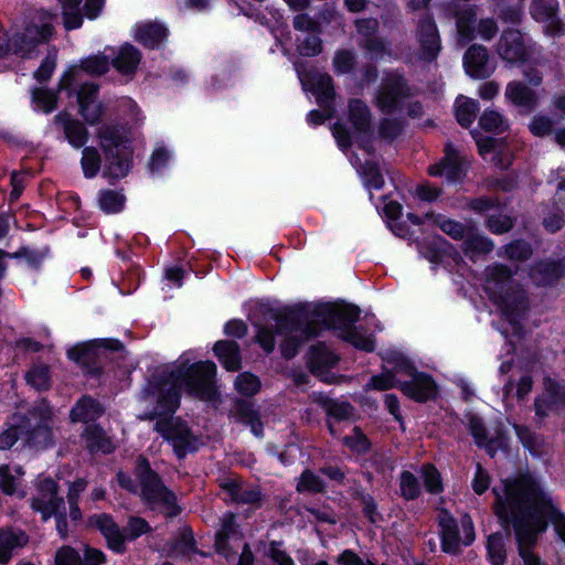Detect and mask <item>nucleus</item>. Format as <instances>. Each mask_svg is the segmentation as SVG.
Segmentation results:
<instances>
[{
	"label": "nucleus",
	"mask_w": 565,
	"mask_h": 565,
	"mask_svg": "<svg viewBox=\"0 0 565 565\" xmlns=\"http://www.w3.org/2000/svg\"><path fill=\"white\" fill-rule=\"evenodd\" d=\"M493 492L497 497L495 514L504 526L513 524L520 555L521 547H525L534 557H539L531 547L536 542L537 533L546 529L547 521L554 524L565 543V516L533 477L525 475L505 480L503 494L497 488Z\"/></svg>",
	"instance_id": "f257e3e1"
},
{
	"label": "nucleus",
	"mask_w": 565,
	"mask_h": 565,
	"mask_svg": "<svg viewBox=\"0 0 565 565\" xmlns=\"http://www.w3.org/2000/svg\"><path fill=\"white\" fill-rule=\"evenodd\" d=\"M141 399L148 409L139 418L156 419L153 429L172 445L179 458L196 449V437L181 418L173 417L180 405L178 391H145Z\"/></svg>",
	"instance_id": "f03ea898"
},
{
	"label": "nucleus",
	"mask_w": 565,
	"mask_h": 565,
	"mask_svg": "<svg viewBox=\"0 0 565 565\" xmlns=\"http://www.w3.org/2000/svg\"><path fill=\"white\" fill-rule=\"evenodd\" d=\"M53 416L52 408L44 402L33 407L26 415H13L8 427L0 433V449H10L19 440L35 448L53 445Z\"/></svg>",
	"instance_id": "7ed1b4c3"
},
{
	"label": "nucleus",
	"mask_w": 565,
	"mask_h": 565,
	"mask_svg": "<svg viewBox=\"0 0 565 565\" xmlns=\"http://www.w3.org/2000/svg\"><path fill=\"white\" fill-rule=\"evenodd\" d=\"M484 290L513 329L519 331V320L529 303L524 290L512 280L510 270L502 265L487 268Z\"/></svg>",
	"instance_id": "20e7f679"
},
{
	"label": "nucleus",
	"mask_w": 565,
	"mask_h": 565,
	"mask_svg": "<svg viewBox=\"0 0 565 565\" xmlns=\"http://www.w3.org/2000/svg\"><path fill=\"white\" fill-rule=\"evenodd\" d=\"M135 473L139 482V497L150 510L169 518L177 516L180 513L177 495L151 469L147 458L138 457Z\"/></svg>",
	"instance_id": "39448f33"
},
{
	"label": "nucleus",
	"mask_w": 565,
	"mask_h": 565,
	"mask_svg": "<svg viewBox=\"0 0 565 565\" xmlns=\"http://www.w3.org/2000/svg\"><path fill=\"white\" fill-rule=\"evenodd\" d=\"M315 334L313 328L300 323L294 317H284L277 319L274 328H260L257 341L269 353L274 350L276 340L279 339L281 354L291 359L298 353L299 347Z\"/></svg>",
	"instance_id": "423d86ee"
},
{
	"label": "nucleus",
	"mask_w": 565,
	"mask_h": 565,
	"mask_svg": "<svg viewBox=\"0 0 565 565\" xmlns=\"http://www.w3.org/2000/svg\"><path fill=\"white\" fill-rule=\"evenodd\" d=\"M98 139L104 152V177L118 180L126 177L131 168L130 140L124 128L103 126Z\"/></svg>",
	"instance_id": "0eeeda50"
},
{
	"label": "nucleus",
	"mask_w": 565,
	"mask_h": 565,
	"mask_svg": "<svg viewBox=\"0 0 565 565\" xmlns=\"http://www.w3.org/2000/svg\"><path fill=\"white\" fill-rule=\"evenodd\" d=\"M54 20V14L41 10L34 12L25 21L23 29L10 40H7L0 30V57L9 50L23 56L30 55L39 44L45 43L52 36Z\"/></svg>",
	"instance_id": "6e6552de"
},
{
	"label": "nucleus",
	"mask_w": 565,
	"mask_h": 565,
	"mask_svg": "<svg viewBox=\"0 0 565 565\" xmlns=\"http://www.w3.org/2000/svg\"><path fill=\"white\" fill-rule=\"evenodd\" d=\"M124 345L118 340H94L73 347L67 351L71 360L78 363L87 375L99 376L105 364L113 359V354L121 352Z\"/></svg>",
	"instance_id": "1a4fd4ad"
},
{
	"label": "nucleus",
	"mask_w": 565,
	"mask_h": 565,
	"mask_svg": "<svg viewBox=\"0 0 565 565\" xmlns=\"http://www.w3.org/2000/svg\"><path fill=\"white\" fill-rule=\"evenodd\" d=\"M166 373V384L171 388H213L216 383V365L211 361L191 365L178 361Z\"/></svg>",
	"instance_id": "9d476101"
},
{
	"label": "nucleus",
	"mask_w": 565,
	"mask_h": 565,
	"mask_svg": "<svg viewBox=\"0 0 565 565\" xmlns=\"http://www.w3.org/2000/svg\"><path fill=\"white\" fill-rule=\"evenodd\" d=\"M437 521L444 552L456 554L462 545H470L475 541L473 523L469 515L461 519V530L455 518L445 509L439 510Z\"/></svg>",
	"instance_id": "9b49d317"
},
{
	"label": "nucleus",
	"mask_w": 565,
	"mask_h": 565,
	"mask_svg": "<svg viewBox=\"0 0 565 565\" xmlns=\"http://www.w3.org/2000/svg\"><path fill=\"white\" fill-rule=\"evenodd\" d=\"M411 90L398 74L387 75L376 95V105L383 114L391 115L408 104Z\"/></svg>",
	"instance_id": "f8f14e48"
},
{
	"label": "nucleus",
	"mask_w": 565,
	"mask_h": 565,
	"mask_svg": "<svg viewBox=\"0 0 565 565\" xmlns=\"http://www.w3.org/2000/svg\"><path fill=\"white\" fill-rule=\"evenodd\" d=\"M349 121L352 131H348L342 125L333 127V136L340 148L347 149L351 146L352 137L367 134L371 129V113L365 103L360 99H352L349 104Z\"/></svg>",
	"instance_id": "ddd939ff"
},
{
	"label": "nucleus",
	"mask_w": 565,
	"mask_h": 565,
	"mask_svg": "<svg viewBox=\"0 0 565 565\" xmlns=\"http://www.w3.org/2000/svg\"><path fill=\"white\" fill-rule=\"evenodd\" d=\"M534 45L530 39L518 30L502 32L497 44L498 55L507 63H524L532 55Z\"/></svg>",
	"instance_id": "4468645a"
},
{
	"label": "nucleus",
	"mask_w": 565,
	"mask_h": 565,
	"mask_svg": "<svg viewBox=\"0 0 565 565\" xmlns=\"http://www.w3.org/2000/svg\"><path fill=\"white\" fill-rule=\"evenodd\" d=\"M510 371H512V377L508 383L510 387L515 385L518 388H531L540 382H542L544 388H559L561 386L555 376L547 374L536 364L530 367H513L509 361L503 362L500 372L503 374Z\"/></svg>",
	"instance_id": "2eb2a0df"
},
{
	"label": "nucleus",
	"mask_w": 565,
	"mask_h": 565,
	"mask_svg": "<svg viewBox=\"0 0 565 565\" xmlns=\"http://www.w3.org/2000/svg\"><path fill=\"white\" fill-rule=\"evenodd\" d=\"M475 22L476 11L473 8H467L458 12L456 25L461 42L467 43L473 40L476 31L484 41H490L498 33V25L493 19H481L477 28Z\"/></svg>",
	"instance_id": "dca6fc26"
},
{
	"label": "nucleus",
	"mask_w": 565,
	"mask_h": 565,
	"mask_svg": "<svg viewBox=\"0 0 565 565\" xmlns=\"http://www.w3.org/2000/svg\"><path fill=\"white\" fill-rule=\"evenodd\" d=\"M63 503V499L57 497V484L54 480L43 478L38 481L36 495L32 499L31 507L42 514L44 521L55 514Z\"/></svg>",
	"instance_id": "f3484780"
},
{
	"label": "nucleus",
	"mask_w": 565,
	"mask_h": 565,
	"mask_svg": "<svg viewBox=\"0 0 565 565\" xmlns=\"http://www.w3.org/2000/svg\"><path fill=\"white\" fill-rule=\"evenodd\" d=\"M221 487L227 493L230 500L238 504L259 508L264 502V495L257 484H249L241 479L230 478L224 480Z\"/></svg>",
	"instance_id": "a211bd4d"
},
{
	"label": "nucleus",
	"mask_w": 565,
	"mask_h": 565,
	"mask_svg": "<svg viewBox=\"0 0 565 565\" xmlns=\"http://www.w3.org/2000/svg\"><path fill=\"white\" fill-rule=\"evenodd\" d=\"M557 10V0H534L531 6L532 17L545 24V33L551 36H558L564 32V25L556 17Z\"/></svg>",
	"instance_id": "6ab92c4d"
},
{
	"label": "nucleus",
	"mask_w": 565,
	"mask_h": 565,
	"mask_svg": "<svg viewBox=\"0 0 565 565\" xmlns=\"http://www.w3.org/2000/svg\"><path fill=\"white\" fill-rule=\"evenodd\" d=\"M463 67L470 77L486 78L494 72L495 65L490 61L487 49L475 44L465 53Z\"/></svg>",
	"instance_id": "aec40b11"
},
{
	"label": "nucleus",
	"mask_w": 565,
	"mask_h": 565,
	"mask_svg": "<svg viewBox=\"0 0 565 565\" xmlns=\"http://www.w3.org/2000/svg\"><path fill=\"white\" fill-rule=\"evenodd\" d=\"M428 172L433 177H443L448 182H457L465 174V160L450 145H447L441 161L430 166Z\"/></svg>",
	"instance_id": "412c9836"
},
{
	"label": "nucleus",
	"mask_w": 565,
	"mask_h": 565,
	"mask_svg": "<svg viewBox=\"0 0 565 565\" xmlns=\"http://www.w3.org/2000/svg\"><path fill=\"white\" fill-rule=\"evenodd\" d=\"M230 417L234 418L238 423L249 426L252 433L256 437H263V424L250 395H246L234 402L230 409Z\"/></svg>",
	"instance_id": "4be33fe9"
},
{
	"label": "nucleus",
	"mask_w": 565,
	"mask_h": 565,
	"mask_svg": "<svg viewBox=\"0 0 565 565\" xmlns=\"http://www.w3.org/2000/svg\"><path fill=\"white\" fill-rule=\"evenodd\" d=\"M320 313L326 316V322L329 327L339 328L341 332L347 329H353L354 323L360 316V309L352 305H328L320 309Z\"/></svg>",
	"instance_id": "5701e85b"
},
{
	"label": "nucleus",
	"mask_w": 565,
	"mask_h": 565,
	"mask_svg": "<svg viewBox=\"0 0 565 565\" xmlns=\"http://www.w3.org/2000/svg\"><path fill=\"white\" fill-rule=\"evenodd\" d=\"M417 38L420 45V58L428 62L435 60L440 51V40L436 24L430 18L420 22Z\"/></svg>",
	"instance_id": "b1692460"
},
{
	"label": "nucleus",
	"mask_w": 565,
	"mask_h": 565,
	"mask_svg": "<svg viewBox=\"0 0 565 565\" xmlns=\"http://www.w3.org/2000/svg\"><path fill=\"white\" fill-rule=\"evenodd\" d=\"M358 33L363 36L361 40L362 45L369 51L371 57H382L385 53V43L374 36L379 29L376 19H361L355 22Z\"/></svg>",
	"instance_id": "393cba45"
},
{
	"label": "nucleus",
	"mask_w": 565,
	"mask_h": 565,
	"mask_svg": "<svg viewBox=\"0 0 565 565\" xmlns=\"http://www.w3.org/2000/svg\"><path fill=\"white\" fill-rule=\"evenodd\" d=\"M97 86L94 84H85L77 93L81 115L88 124H95L102 116L103 108L96 100Z\"/></svg>",
	"instance_id": "a878e982"
},
{
	"label": "nucleus",
	"mask_w": 565,
	"mask_h": 565,
	"mask_svg": "<svg viewBox=\"0 0 565 565\" xmlns=\"http://www.w3.org/2000/svg\"><path fill=\"white\" fill-rule=\"evenodd\" d=\"M89 523L100 531L111 550L118 553L124 551V534L109 515H93Z\"/></svg>",
	"instance_id": "bb28decb"
},
{
	"label": "nucleus",
	"mask_w": 565,
	"mask_h": 565,
	"mask_svg": "<svg viewBox=\"0 0 565 565\" xmlns=\"http://www.w3.org/2000/svg\"><path fill=\"white\" fill-rule=\"evenodd\" d=\"M504 95L508 100L526 111L533 110L539 105L536 93L521 82L509 83Z\"/></svg>",
	"instance_id": "cd10ccee"
},
{
	"label": "nucleus",
	"mask_w": 565,
	"mask_h": 565,
	"mask_svg": "<svg viewBox=\"0 0 565 565\" xmlns=\"http://www.w3.org/2000/svg\"><path fill=\"white\" fill-rule=\"evenodd\" d=\"M104 412L105 407L99 402L88 395H84L72 407L70 418L74 423H88L99 418Z\"/></svg>",
	"instance_id": "c85d7f7f"
},
{
	"label": "nucleus",
	"mask_w": 565,
	"mask_h": 565,
	"mask_svg": "<svg viewBox=\"0 0 565 565\" xmlns=\"http://www.w3.org/2000/svg\"><path fill=\"white\" fill-rule=\"evenodd\" d=\"M29 542V536L21 530L7 529L0 531V563H8L12 554Z\"/></svg>",
	"instance_id": "c756f323"
},
{
	"label": "nucleus",
	"mask_w": 565,
	"mask_h": 565,
	"mask_svg": "<svg viewBox=\"0 0 565 565\" xmlns=\"http://www.w3.org/2000/svg\"><path fill=\"white\" fill-rule=\"evenodd\" d=\"M168 30L157 22H145L135 28V39L147 47H158L167 38Z\"/></svg>",
	"instance_id": "7c9ffc66"
},
{
	"label": "nucleus",
	"mask_w": 565,
	"mask_h": 565,
	"mask_svg": "<svg viewBox=\"0 0 565 565\" xmlns=\"http://www.w3.org/2000/svg\"><path fill=\"white\" fill-rule=\"evenodd\" d=\"M471 134L477 142L480 156L487 159L488 154H492L491 160L502 168H507L510 164L509 156L503 154L501 141L489 137H483L477 130H473Z\"/></svg>",
	"instance_id": "2f4dec72"
},
{
	"label": "nucleus",
	"mask_w": 565,
	"mask_h": 565,
	"mask_svg": "<svg viewBox=\"0 0 565 565\" xmlns=\"http://www.w3.org/2000/svg\"><path fill=\"white\" fill-rule=\"evenodd\" d=\"M241 541V535L235 530L234 518L230 516L223 521L221 530L215 537L216 551L226 558L232 556L234 544Z\"/></svg>",
	"instance_id": "473e14b6"
},
{
	"label": "nucleus",
	"mask_w": 565,
	"mask_h": 565,
	"mask_svg": "<svg viewBox=\"0 0 565 565\" xmlns=\"http://www.w3.org/2000/svg\"><path fill=\"white\" fill-rule=\"evenodd\" d=\"M561 409H565V391H543L535 399L536 416L541 418Z\"/></svg>",
	"instance_id": "72a5a7b5"
},
{
	"label": "nucleus",
	"mask_w": 565,
	"mask_h": 565,
	"mask_svg": "<svg viewBox=\"0 0 565 565\" xmlns=\"http://www.w3.org/2000/svg\"><path fill=\"white\" fill-rule=\"evenodd\" d=\"M55 120L63 125L65 137L74 148H82L87 142L88 131L78 120L71 119L66 114H58Z\"/></svg>",
	"instance_id": "f704fd0d"
},
{
	"label": "nucleus",
	"mask_w": 565,
	"mask_h": 565,
	"mask_svg": "<svg viewBox=\"0 0 565 565\" xmlns=\"http://www.w3.org/2000/svg\"><path fill=\"white\" fill-rule=\"evenodd\" d=\"M214 353L228 371H236L241 366L239 348L234 341L221 340L214 344Z\"/></svg>",
	"instance_id": "c9c22d12"
},
{
	"label": "nucleus",
	"mask_w": 565,
	"mask_h": 565,
	"mask_svg": "<svg viewBox=\"0 0 565 565\" xmlns=\"http://www.w3.org/2000/svg\"><path fill=\"white\" fill-rule=\"evenodd\" d=\"M140 52L131 44H124L113 61L115 68L121 74H131L140 63Z\"/></svg>",
	"instance_id": "e433bc0d"
},
{
	"label": "nucleus",
	"mask_w": 565,
	"mask_h": 565,
	"mask_svg": "<svg viewBox=\"0 0 565 565\" xmlns=\"http://www.w3.org/2000/svg\"><path fill=\"white\" fill-rule=\"evenodd\" d=\"M171 556H191L196 553L195 540L192 530L188 526L179 529L169 550Z\"/></svg>",
	"instance_id": "4c0bfd02"
},
{
	"label": "nucleus",
	"mask_w": 565,
	"mask_h": 565,
	"mask_svg": "<svg viewBox=\"0 0 565 565\" xmlns=\"http://www.w3.org/2000/svg\"><path fill=\"white\" fill-rule=\"evenodd\" d=\"M83 436L85 438L86 446L90 451H102L104 454H109L114 449L113 444L107 437L105 430L97 425L86 427Z\"/></svg>",
	"instance_id": "58836bf2"
},
{
	"label": "nucleus",
	"mask_w": 565,
	"mask_h": 565,
	"mask_svg": "<svg viewBox=\"0 0 565 565\" xmlns=\"http://www.w3.org/2000/svg\"><path fill=\"white\" fill-rule=\"evenodd\" d=\"M311 90L318 103L322 106H329L334 97L332 78L328 74H315L311 78Z\"/></svg>",
	"instance_id": "ea45409f"
},
{
	"label": "nucleus",
	"mask_w": 565,
	"mask_h": 565,
	"mask_svg": "<svg viewBox=\"0 0 565 565\" xmlns=\"http://www.w3.org/2000/svg\"><path fill=\"white\" fill-rule=\"evenodd\" d=\"M565 269L555 262H542L531 273V278L536 285H547L564 274Z\"/></svg>",
	"instance_id": "a19ab883"
},
{
	"label": "nucleus",
	"mask_w": 565,
	"mask_h": 565,
	"mask_svg": "<svg viewBox=\"0 0 565 565\" xmlns=\"http://www.w3.org/2000/svg\"><path fill=\"white\" fill-rule=\"evenodd\" d=\"M62 8L63 23L65 29H78L83 24L81 4L83 0H57Z\"/></svg>",
	"instance_id": "79ce46f5"
},
{
	"label": "nucleus",
	"mask_w": 565,
	"mask_h": 565,
	"mask_svg": "<svg viewBox=\"0 0 565 565\" xmlns=\"http://www.w3.org/2000/svg\"><path fill=\"white\" fill-rule=\"evenodd\" d=\"M319 404L326 411L328 416H331L338 420H348L354 417V408L348 402L320 397Z\"/></svg>",
	"instance_id": "37998d69"
},
{
	"label": "nucleus",
	"mask_w": 565,
	"mask_h": 565,
	"mask_svg": "<svg viewBox=\"0 0 565 565\" xmlns=\"http://www.w3.org/2000/svg\"><path fill=\"white\" fill-rule=\"evenodd\" d=\"M469 430L471 435L475 438V441L478 446L482 447H489L492 448L494 445L498 447H504L505 446V438L503 436H498V438L494 440L493 438L489 437L487 434V429L482 422L472 416L469 419Z\"/></svg>",
	"instance_id": "c03bdc74"
},
{
	"label": "nucleus",
	"mask_w": 565,
	"mask_h": 565,
	"mask_svg": "<svg viewBox=\"0 0 565 565\" xmlns=\"http://www.w3.org/2000/svg\"><path fill=\"white\" fill-rule=\"evenodd\" d=\"M337 362V355L324 344H318L310 349L309 365L312 372H317L322 367L333 366Z\"/></svg>",
	"instance_id": "a18cd8bd"
},
{
	"label": "nucleus",
	"mask_w": 565,
	"mask_h": 565,
	"mask_svg": "<svg viewBox=\"0 0 565 565\" xmlns=\"http://www.w3.org/2000/svg\"><path fill=\"white\" fill-rule=\"evenodd\" d=\"M479 110V105L476 100L460 96L456 100V118L462 127L470 126Z\"/></svg>",
	"instance_id": "49530a36"
},
{
	"label": "nucleus",
	"mask_w": 565,
	"mask_h": 565,
	"mask_svg": "<svg viewBox=\"0 0 565 565\" xmlns=\"http://www.w3.org/2000/svg\"><path fill=\"white\" fill-rule=\"evenodd\" d=\"M559 120L555 116L551 117L545 114L535 115L529 122V130L536 137H547L555 134V126Z\"/></svg>",
	"instance_id": "de8ad7c7"
},
{
	"label": "nucleus",
	"mask_w": 565,
	"mask_h": 565,
	"mask_svg": "<svg viewBox=\"0 0 565 565\" xmlns=\"http://www.w3.org/2000/svg\"><path fill=\"white\" fill-rule=\"evenodd\" d=\"M126 198L114 190H102L98 194V205L105 213H118L125 205Z\"/></svg>",
	"instance_id": "09e8293b"
},
{
	"label": "nucleus",
	"mask_w": 565,
	"mask_h": 565,
	"mask_svg": "<svg viewBox=\"0 0 565 565\" xmlns=\"http://www.w3.org/2000/svg\"><path fill=\"white\" fill-rule=\"evenodd\" d=\"M479 126L486 131L501 134L509 128V122L499 111L489 109L480 116Z\"/></svg>",
	"instance_id": "8fccbe9b"
},
{
	"label": "nucleus",
	"mask_w": 565,
	"mask_h": 565,
	"mask_svg": "<svg viewBox=\"0 0 565 565\" xmlns=\"http://www.w3.org/2000/svg\"><path fill=\"white\" fill-rule=\"evenodd\" d=\"M399 492L405 500H415L422 493L417 477L411 471L404 470L399 476Z\"/></svg>",
	"instance_id": "3c124183"
},
{
	"label": "nucleus",
	"mask_w": 565,
	"mask_h": 565,
	"mask_svg": "<svg viewBox=\"0 0 565 565\" xmlns=\"http://www.w3.org/2000/svg\"><path fill=\"white\" fill-rule=\"evenodd\" d=\"M81 164L86 178L96 177L102 167V157L98 150L94 147L84 148Z\"/></svg>",
	"instance_id": "603ef678"
},
{
	"label": "nucleus",
	"mask_w": 565,
	"mask_h": 565,
	"mask_svg": "<svg viewBox=\"0 0 565 565\" xmlns=\"http://www.w3.org/2000/svg\"><path fill=\"white\" fill-rule=\"evenodd\" d=\"M463 248L473 258L475 256L491 252L493 243L484 236L469 233L463 242Z\"/></svg>",
	"instance_id": "864d4df0"
},
{
	"label": "nucleus",
	"mask_w": 565,
	"mask_h": 565,
	"mask_svg": "<svg viewBox=\"0 0 565 565\" xmlns=\"http://www.w3.org/2000/svg\"><path fill=\"white\" fill-rule=\"evenodd\" d=\"M296 489L298 492L322 493L326 484L319 476L307 469L300 475Z\"/></svg>",
	"instance_id": "5fc2aeb1"
},
{
	"label": "nucleus",
	"mask_w": 565,
	"mask_h": 565,
	"mask_svg": "<svg viewBox=\"0 0 565 565\" xmlns=\"http://www.w3.org/2000/svg\"><path fill=\"white\" fill-rule=\"evenodd\" d=\"M341 337L353 344L355 348L364 350V351H373L374 350V340L371 334L364 333L362 330L358 328L347 329L341 332Z\"/></svg>",
	"instance_id": "6e6d98bb"
},
{
	"label": "nucleus",
	"mask_w": 565,
	"mask_h": 565,
	"mask_svg": "<svg viewBox=\"0 0 565 565\" xmlns=\"http://www.w3.org/2000/svg\"><path fill=\"white\" fill-rule=\"evenodd\" d=\"M342 441L351 451L359 455L366 454L371 449V441L358 426H355L352 434L345 436Z\"/></svg>",
	"instance_id": "4d7b16f0"
},
{
	"label": "nucleus",
	"mask_w": 565,
	"mask_h": 565,
	"mask_svg": "<svg viewBox=\"0 0 565 565\" xmlns=\"http://www.w3.org/2000/svg\"><path fill=\"white\" fill-rule=\"evenodd\" d=\"M56 94L43 88L34 89L32 93V102L34 109L42 110L43 113H51L56 107Z\"/></svg>",
	"instance_id": "13d9d810"
},
{
	"label": "nucleus",
	"mask_w": 565,
	"mask_h": 565,
	"mask_svg": "<svg viewBox=\"0 0 565 565\" xmlns=\"http://www.w3.org/2000/svg\"><path fill=\"white\" fill-rule=\"evenodd\" d=\"M151 531V526L149 523L139 516H131L129 518L126 526L124 527L122 534H124V541L125 540H136L140 535L146 534Z\"/></svg>",
	"instance_id": "bf43d9fd"
},
{
	"label": "nucleus",
	"mask_w": 565,
	"mask_h": 565,
	"mask_svg": "<svg viewBox=\"0 0 565 565\" xmlns=\"http://www.w3.org/2000/svg\"><path fill=\"white\" fill-rule=\"evenodd\" d=\"M487 548L493 565H502L504 563L505 550L501 534H491L488 537Z\"/></svg>",
	"instance_id": "052dcab7"
},
{
	"label": "nucleus",
	"mask_w": 565,
	"mask_h": 565,
	"mask_svg": "<svg viewBox=\"0 0 565 565\" xmlns=\"http://www.w3.org/2000/svg\"><path fill=\"white\" fill-rule=\"evenodd\" d=\"M426 490L429 493H439L443 491L441 477L438 470L431 465H425L420 470Z\"/></svg>",
	"instance_id": "680f3d73"
},
{
	"label": "nucleus",
	"mask_w": 565,
	"mask_h": 565,
	"mask_svg": "<svg viewBox=\"0 0 565 565\" xmlns=\"http://www.w3.org/2000/svg\"><path fill=\"white\" fill-rule=\"evenodd\" d=\"M28 385L33 388H42L49 385L50 372L45 365H36L32 367L25 375Z\"/></svg>",
	"instance_id": "e2e57ef3"
},
{
	"label": "nucleus",
	"mask_w": 565,
	"mask_h": 565,
	"mask_svg": "<svg viewBox=\"0 0 565 565\" xmlns=\"http://www.w3.org/2000/svg\"><path fill=\"white\" fill-rule=\"evenodd\" d=\"M435 223L438 224L443 232L454 237L455 239H466L469 234L460 223L455 222L452 220H447L441 216H437L435 218Z\"/></svg>",
	"instance_id": "0e129e2a"
},
{
	"label": "nucleus",
	"mask_w": 565,
	"mask_h": 565,
	"mask_svg": "<svg viewBox=\"0 0 565 565\" xmlns=\"http://www.w3.org/2000/svg\"><path fill=\"white\" fill-rule=\"evenodd\" d=\"M82 68L92 75H102L109 70V62L106 56L95 55L82 62Z\"/></svg>",
	"instance_id": "69168bd1"
},
{
	"label": "nucleus",
	"mask_w": 565,
	"mask_h": 565,
	"mask_svg": "<svg viewBox=\"0 0 565 565\" xmlns=\"http://www.w3.org/2000/svg\"><path fill=\"white\" fill-rule=\"evenodd\" d=\"M298 50L301 55L315 56L321 51L320 39L315 34H306L302 39H298Z\"/></svg>",
	"instance_id": "338daca9"
},
{
	"label": "nucleus",
	"mask_w": 565,
	"mask_h": 565,
	"mask_svg": "<svg viewBox=\"0 0 565 565\" xmlns=\"http://www.w3.org/2000/svg\"><path fill=\"white\" fill-rule=\"evenodd\" d=\"M55 565H82V556L74 548L63 546L56 553Z\"/></svg>",
	"instance_id": "774afa93"
}]
</instances>
